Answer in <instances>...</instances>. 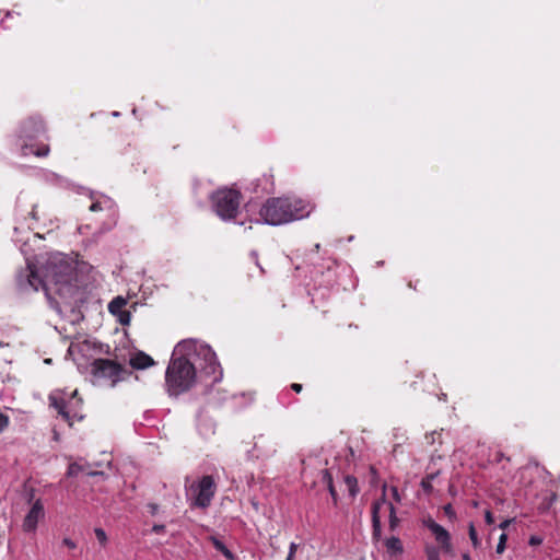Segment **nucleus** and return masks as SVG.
<instances>
[{
    "mask_svg": "<svg viewBox=\"0 0 560 560\" xmlns=\"http://www.w3.org/2000/svg\"><path fill=\"white\" fill-rule=\"evenodd\" d=\"M425 555H427L428 560H440L439 549L434 546H427Z\"/></svg>",
    "mask_w": 560,
    "mask_h": 560,
    "instance_id": "obj_17",
    "label": "nucleus"
},
{
    "mask_svg": "<svg viewBox=\"0 0 560 560\" xmlns=\"http://www.w3.org/2000/svg\"><path fill=\"white\" fill-rule=\"evenodd\" d=\"M165 529V526L164 525H154L152 527V532L156 533V534H160V533H163Z\"/></svg>",
    "mask_w": 560,
    "mask_h": 560,
    "instance_id": "obj_33",
    "label": "nucleus"
},
{
    "mask_svg": "<svg viewBox=\"0 0 560 560\" xmlns=\"http://www.w3.org/2000/svg\"><path fill=\"white\" fill-rule=\"evenodd\" d=\"M308 214L302 200L291 198H271L260 209L264 222L280 225L300 220Z\"/></svg>",
    "mask_w": 560,
    "mask_h": 560,
    "instance_id": "obj_3",
    "label": "nucleus"
},
{
    "mask_svg": "<svg viewBox=\"0 0 560 560\" xmlns=\"http://www.w3.org/2000/svg\"><path fill=\"white\" fill-rule=\"evenodd\" d=\"M323 479L327 485L332 483V478L328 470L323 471Z\"/></svg>",
    "mask_w": 560,
    "mask_h": 560,
    "instance_id": "obj_28",
    "label": "nucleus"
},
{
    "mask_svg": "<svg viewBox=\"0 0 560 560\" xmlns=\"http://www.w3.org/2000/svg\"><path fill=\"white\" fill-rule=\"evenodd\" d=\"M217 491V485L212 476H203L197 482H192L188 488V494L191 497V505L200 509H207Z\"/></svg>",
    "mask_w": 560,
    "mask_h": 560,
    "instance_id": "obj_7",
    "label": "nucleus"
},
{
    "mask_svg": "<svg viewBox=\"0 0 560 560\" xmlns=\"http://www.w3.org/2000/svg\"><path fill=\"white\" fill-rule=\"evenodd\" d=\"M211 541H212V544H213L214 548H215L218 551H220V552L225 548V545H224L221 540H219L218 538H215V537H211Z\"/></svg>",
    "mask_w": 560,
    "mask_h": 560,
    "instance_id": "obj_23",
    "label": "nucleus"
},
{
    "mask_svg": "<svg viewBox=\"0 0 560 560\" xmlns=\"http://www.w3.org/2000/svg\"><path fill=\"white\" fill-rule=\"evenodd\" d=\"M513 522V520L509 518V520H504L502 523H500L499 527L503 530H505L510 524Z\"/></svg>",
    "mask_w": 560,
    "mask_h": 560,
    "instance_id": "obj_32",
    "label": "nucleus"
},
{
    "mask_svg": "<svg viewBox=\"0 0 560 560\" xmlns=\"http://www.w3.org/2000/svg\"><path fill=\"white\" fill-rule=\"evenodd\" d=\"M241 201V194L231 188H221L211 195L212 208L222 220L235 218Z\"/></svg>",
    "mask_w": 560,
    "mask_h": 560,
    "instance_id": "obj_5",
    "label": "nucleus"
},
{
    "mask_svg": "<svg viewBox=\"0 0 560 560\" xmlns=\"http://www.w3.org/2000/svg\"><path fill=\"white\" fill-rule=\"evenodd\" d=\"M345 483L349 490V493L351 497H355L357 493L359 492V488H358V481L354 477L352 476H346L345 477Z\"/></svg>",
    "mask_w": 560,
    "mask_h": 560,
    "instance_id": "obj_16",
    "label": "nucleus"
},
{
    "mask_svg": "<svg viewBox=\"0 0 560 560\" xmlns=\"http://www.w3.org/2000/svg\"><path fill=\"white\" fill-rule=\"evenodd\" d=\"M77 394L78 390L75 389L69 398L66 397L67 395L62 390H56L49 395L50 406L58 411L70 427L73 424L74 419H83V416L79 413L82 401L77 398Z\"/></svg>",
    "mask_w": 560,
    "mask_h": 560,
    "instance_id": "obj_6",
    "label": "nucleus"
},
{
    "mask_svg": "<svg viewBox=\"0 0 560 560\" xmlns=\"http://www.w3.org/2000/svg\"><path fill=\"white\" fill-rule=\"evenodd\" d=\"M529 544H530V545H533V546H535V545H539V544H541V539H540V538H538V537H536V536H533V537H530V539H529Z\"/></svg>",
    "mask_w": 560,
    "mask_h": 560,
    "instance_id": "obj_34",
    "label": "nucleus"
},
{
    "mask_svg": "<svg viewBox=\"0 0 560 560\" xmlns=\"http://www.w3.org/2000/svg\"><path fill=\"white\" fill-rule=\"evenodd\" d=\"M153 364H154L153 359L149 354H147L142 351L135 353L130 358V365L137 370H143L149 366H152Z\"/></svg>",
    "mask_w": 560,
    "mask_h": 560,
    "instance_id": "obj_13",
    "label": "nucleus"
},
{
    "mask_svg": "<svg viewBox=\"0 0 560 560\" xmlns=\"http://www.w3.org/2000/svg\"><path fill=\"white\" fill-rule=\"evenodd\" d=\"M9 425V417L0 412V433Z\"/></svg>",
    "mask_w": 560,
    "mask_h": 560,
    "instance_id": "obj_22",
    "label": "nucleus"
},
{
    "mask_svg": "<svg viewBox=\"0 0 560 560\" xmlns=\"http://www.w3.org/2000/svg\"><path fill=\"white\" fill-rule=\"evenodd\" d=\"M385 504L388 505V510H389V529L394 532L399 525V518L396 515L394 505L392 503L386 502L385 489H384L382 498L380 500L375 501L372 505V525H373L372 537L376 541H378L382 537L380 510Z\"/></svg>",
    "mask_w": 560,
    "mask_h": 560,
    "instance_id": "obj_8",
    "label": "nucleus"
},
{
    "mask_svg": "<svg viewBox=\"0 0 560 560\" xmlns=\"http://www.w3.org/2000/svg\"><path fill=\"white\" fill-rule=\"evenodd\" d=\"M74 472H75L74 467H73V466H70V467H69V471H68V474H69V475H73Z\"/></svg>",
    "mask_w": 560,
    "mask_h": 560,
    "instance_id": "obj_40",
    "label": "nucleus"
},
{
    "mask_svg": "<svg viewBox=\"0 0 560 560\" xmlns=\"http://www.w3.org/2000/svg\"><path fill=\"white\" fill-rule=\"evenodd\" d=\"M112 208H114V201L108 197H103L102 199L94 200L90 206V210L93 212L109 210Z\"/></svg>",
    "mask_w": 560,
    "mask_h": 560,
    "instance_id": "obj_15",
    "label": "nucleus"
},
{
    "mask_svg": "<svg viewBox=\"0 0 560 560\" xmlns=\"http://www.w3.org/2000/svg\"><path fill=\"white\" fill-rule=\"evenodd\" d=\"M296 549H298V545L295 542H291L287 558H291L292 560H294V555L296 552Z\"/></svg>",
    "mask_w": 560,
    "mask_h": 560,
    "instance_id": "obj_25",
    "label": "nucleus"
},
{
    "mask_svg": "<svg viewBox=\"0 0 560 560\" xmlns=\"http://www.w3.org/2000/svg\"><path fill=\"white\" fill-rule=\"evenodd\" d=\"M469 538L471 540V544L475 548H478L480 546V539L478 538L476 528L472 523L469 524Z\"/></svg>",
    "mask_w": 560,
    "mask_h": 560,
    "instance_id": "obj_18",
    "label": "nucleus"
},
{
    "mask_svg": "<svg viewBox=\"0 0 560 560\" xmlns=\"http://www.w3.org/2000/svg\"><path fill=\"white\" fill-rule=\"evenodd\" d=\"M221 552L226 559L234 560L233 553L226 547Z\"/></svg>",
    "mask_w": 560,
    "mask_h": 560,
    "instance_id": "obj_31",
    "label": "nucleus"
},
{
    "mask_svg": "<svg viewBox=\"0 0 560 560\" xmlns=\"http://www.w3.org/2000/svg\"><path fill=\"white\" fill-rule=\"evenodd\" d=\"M127 300L122 296H116L109 304L108 311L112 315L116 316L121 325H129L131 314L125 310Z\"/></svg>",
    "mask_w": 560,
    "mask_h": 560,
    "instance_id": "obj_11",
    "label": "nucleus"
},
{
    "mask_svg": "<svg viewBox=\"0 0 560 560\" xmlns=\"http://www.w3.org/2000/svg\"><path fill=\"white\" fill-rule=\"evenodd\" d=\"M444 513L450 517V518H454L455 517V512L452 508L451 504H447L444 506Z\"/></svg>",
    "mask_w": 560,
    "mask_h": 560,
    "instance_id": "obj_26",
    "label": "nucleus"
},
{
    "mask_svg": "<svg viewBox=\"0 0 560 560\" xmlns=\"http://www.w3.org/2000/svg\"><path fill=\"white\" fill-rule=\"evenodd\" d=\"M385 548L390 555H400L404 551L400 539L396 536H392L384 541Z\"/></svg>",
    "mask_w": 560,
    "mask_h": 560,
    "instance_id": "obj_14",
    "label": "nucleus"
},
{
    "mask_svg": "<svg viewBox=\"0 0 560 560\" xmlns=\"http://www.w3.org/2000/svg\"><path fill=\"white\" fill-rule=\"evenodd\" d=\"M31 217L34 219V220H38V217H37V211H36V206L33 207L32 211H31Z\"/></svg>",
    "mask_w": 560,
    "mask_h": 560,
    "instance_id": "obj_38",
    "label": "nucleus"
},
{
    "mask_svg": "<svg viewBox=\"0 0 560 560\" xmlns=\"http://www.w3.org/2000/svg\"><path fill=\"white\" fill-rule=\"evenodd\" d=\"M435 475L431 474L422 479L421 487L424 491L430 492L432 490V480L434 479Z\"/></svg>",
    "mask_w": 560,
    "mask_h": 560,
    "instance_id": "obj_19",
    "label": "nucleus"
},
{
    "mask_svg": "<svg viewBox=\"0 0 560 560\" xmlns=\"http://www.w3.org/2000/svg\"><path fill=\"white\" fill-rule=\"evenodd\" d=\"M424 525L434 535L435 540L441 545L442 550L446 553H452L453 547L451 544V536H450L448 532L431 518L427 520L424 522Z\"/></svg>",
    "mask_w": 560,
    "mask_h": 560,
    "instance_id": "obj_10",
    "label": "nucleus"
},
{
    "mask_svg": "<svg viewBox=\"0 0 560 560\" xmlns=\"http://www.w3.org/2000/svg\"><path fill=\"white\" fill-rule=\"evenodd\" d=\"M221 552L226 559L234 560L233 553L226 547Z\"/></svg>",
    "mask_w": 560,
    "mask_h": 560,
    "instance_id": "obj_30",
    "label": "nucleus"
},
{
    "mask_svg": "<svg viewBox=\"0 0 560 560\" xmlns=\"http://www.w3.org/2000/svg\"><path fill=\"white\" fill-rule=\"evenodd\" d=\"M129 372L120 364L109 359H96L91 364V375L93 383L102 385L108 383L114 386L125 380Z\"/></svg>",
    "mask_w": 560,
    "mask_h": 560,
    "instance_id": "obj_4",
    "label": "nucleus"
},
{
    "mask_svg": "<svg viewBox=\"0 0 560 560\" xmlns=\"http://www.w3.org/2000/svg\"><path fill=\"white\" fill-rule=\"evenodd\" d=\"M556 501H557V494L552 493L551 497H550V500H549V504H552Z\"/></svg>",
    "mask_w": 560,
    "mask_h": 560,
    "instance_id": "obj_39",
    "label": "nucleus"
},
{
    "mask_svg": "<svg viewBox=\"0 0 560 560\" xmlns=\"http://www.w3.org/2000/svg\"><path fill=\"white\" fill-rule=\"evenodd\" d=\"M44 130V125L39 119H30L22 126L21 132L25 138H34Z\"/></svg>",
    "mask_w": 560,
    "mask_h": 560,
    "instance_id": "obj_12",
    "label": "nucleus"
},
{
    "mask_svg": "<svg viewBox=\"0 0 560 560\" xmlns=\"http://www.w3.org/2000/svg\"><path fill=\"white\" fill-rule=\"evenodd\" d=\"M8 346H9V343L0 342V348L8 347Z\"/></svg>",
    "mask_w": 560,
    "mask_h": 560,
    "instance_id": "obj_43",
    "label": "nucleus"
},
{
    "mask_svg": "<svg viewBox=\"0 0 560 560\" xmlns=\"http://www.w3.org/2000/svg\"><path fill=\"white\" fill-rule=\"evenodd\" d=\"M463 560H471V559H470L469 555L464 553V555H463Z\"/></svg>",
    "mask_w": 560,
    "mask_h": 560,
    "instance_id": "obj_42",
    "label": "nucleus"
},
{
    "mask_svg": "<svg viewBox=\"0 0 560 560\" xmlns=\"http://www.w3.org/2000/svg\"><path fill=\"white\" fill-rule=\"evenodd\" d=\"M485 520H486L487 524H489V525L494 522L493 515H492V513L489 510H487L485 512Z\"/></svg>",
    "mask_w": 560,
    "mask_h": 560,
    "instance_id": "obj_29",
    "label": "nucleus"
},
{
    "mask_svg": "<svg viewBox=\"0 0 560 560\" xmlns=\"http://www.w3.org/2000/svg\"><path fill=\"white\" fill-rule=\"evenodd\" d=\"M32 153H34L35 155L37 156H46L49 152V148L48 147H43L42 149L37 150V151H33V150H30Z\"/></svg>",
    "mask_w": 560,
    "mask_h": 560,
    "instance_id": "obj_24",
    "label": "nucleus"
},
{
    "mask_svg": "<svg viewBox=\"0 0 560 560\" xmlns=\"http://www.w3.org/2000/svg\"><path fill=\"white\" fill-rule=\"evenodd\" d=\"M43 273L42 278L35 267L27 262L26 268L18 276V284L23 291H38L43 288L50 306L60 312L59 303L52 298V293L65 302H69L75 295L79 289L75 264L66 255L56 253L47 258Z\"/></svg>",
    "mask_w": 560,
    "mask_h": 560,
    "instance_id": "obj_2",
    "label": "nucleus"
},
{
    "mask_svg": "<svg viewBox=\"0 0 560 560\" xmlns=\"http://www.w3.org/2000/svg\"><path fill=\"white\" fill-rule=\"evenodd\" d=\"M506 540H508V536L506 534H501V536L499 537V541H498V545H497V553L501 555L504 552L505 550V545H506Z\"/></svg>",
    "mask_w": 560,
    "mask_h": 560,
    "instance_id": "obj_20",
    "label": "nucleus"
},
{
    "mask_svg": "<svg viewBox=\"0 0 560 560\" xmlns=\"http://www.w3.org/2000/svg\"><path fill=\"white\" fill-rule=\"evenodd\" d=\"M62 544H63L66 547H68L69 549H74V548H77V544H75L72 539L67 538V537H66V538H63Z\"/></svg>",
    "mask_w": 560,
    "mask_h": 560,
    "instance_id": "obj_27",
    "label": "nucleus"
},
{
    "mask_svg": "<svg viewBox=\"0 0 560 560\" xmlns=\"http://www.w3.org/2000/svg\"><path fill=\"white\" fill-rule=\"evenodd\" d=\"M94 533H95V536H96L97 540L100 541V544L105 546L107 542V535L104 532V529L97 527L94 529Z\"/></svg>",
    "mask_w": 560,
    "mask_h": 560,
    "instance_id": "obj_21",
    "label": "nucleus"
},
{
    "mask_svg": "<svg viewBox=\"0 0 560 560\" xmlns=\"http://www.w3.org/2000/svg\"><path fill=\"white\" fill-rule=\"evenodd\" d=\"M291 388L296 392V393H300L302 390V385L301 384H298V383H293L291 385Z\"/></svg>",
    "mask_w": 560,
    "mask_h": 560,
    "instance_id": "obj_37",
    "label": "nucleus"
},
{
    "mask_svg": "<svg viewBox=\"0 0 560 560\" xmlns=\"http://www.w3.org/2000/svg\"><path fill=\"white\" fill-rule=\"evenodd\" d=\"M327 487H328V490H329V492H330L331 497H332V498H334V500L336 501V491H335L334 485H332V483H329V485H327Z\"/></svg>",
    "mask_w": 560,
    "mask_h": 560,
    "instance_id": "obj_36",
    "label": "nucleus"
},
{
    "mask_svg": "<svg viewBox=\"0 0 560 560\" xmlns=\"http://www.w3.org/2000/svg\"><path fill=\"white\" fill-rule=\"evenodd\" d=\"M200 376L219 382L222 376L217 355L210 346L197 340H183L174 350L165 372V383L171 395H179L189 390Z\"/></svg>",
    "mask_w": 560,
    "mask_h": 560,
    "instance_id": "obj_1",
    "label": "nucleus"
},
{
    "mask_svg": "<svg viewBox=\"0 0 560 560\" xmlns=\"http://www.w3.org/2000/svg\"><path fill=\"white\" fill-rule=\"evenodd\" d=\"M392 493H393L394 499L399 502L400 501V497H399V493H398V490H397L396 487L392 488Z\"/></svg>",
    "mask_w": 560,
    "mask_h": 560,
    "instance_id": "obj_35",
    "label": "nucleus"
},
{
    "mask_svg": "<svg viewBox=\"0 0 560 560\" xmlns=\"http://www.w3.org/2000/svg\"><path fill=\"white\" fill-rule=\"evenodd\" d=\"M44 505L40 500H36L23 520V530L26 533H34L37 528L38 522L44 518Z\"/></svg>",
    "mask_w": 560,
    "mask_h": 560,
    "instance_id": "obj_9",
    "label": "nucleus"
},
{
    "mask_svg": "<svg viewBox=\"0 0 560 560\" xmlns=\"http://www.w3.org/2000/svg\"><path fill=\"white\" fill-rule=\"evenodd\" d=\"M27 150H28V147H27V145L23 147V154H24V155H27V154H28V151H27Z\"/></svg>",
    "mask_w": 560,
    "mask_h": 560,
    "instance_id": "obj_41",
    "label": "nucleus"
}]
</instances>
